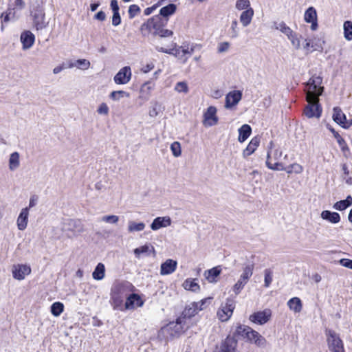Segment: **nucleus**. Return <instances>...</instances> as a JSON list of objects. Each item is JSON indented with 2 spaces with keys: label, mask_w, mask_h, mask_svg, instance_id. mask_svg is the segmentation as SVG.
<instances>
[{
  "label": "nucleus",
  "mask_w": 352,
  "mask_h": 352,
  "mask_svg": "<svg viewBox=\"0 0 352 352\" xmlns=\"http://www.w3.org/2000/svg\"><path fill=\"white\" fill-rule=\"evenodd\" d=\"M105 275V267L102 263H99L92 273V277L94 280H100L104 278Z\"/></svg>",
  "instance_id": "c9c22d12"
},
{
  "label": "nucleus",
  "mask_w": 352,
  "mask_h": 352,
  "mask_svg": "<svg viewBox=\"0 0 352 352\" xmlns=\"http://www.w3.org/2000/svg\"><path fill=\"white\" fill-rule=\"evenodd\" d=\"M221 269L219 266L214 267L210 270H206L204 272V276L209 283L217 282V278L221 274Z\"/></svg>",
  "instance_id": "c85d7f7f"
},
{
  "label": "nucleus",
  "mask_w": 352,
  "mask_h": 352,
  "mask_svg": "<svg viewBox=\"0 0 352 352\" xmlns=\"http://www.w3.org/2000/svg\"><path fill=\"white\" fill-rule=\"evenodd\" d=\"M129 93L122 90L113 91L109 94V98L114 101H119L124 97L129 98Z\"/></svg>",
  "instance_id": "c03bdc74"
},
{
  "label": "nucleus",
  "mask_w": 352,
  "mask_h": 352,
  "mask_svg": "<svg viewBox=\"0 0 352 352\" xmlns=\"http://www.w3.org/2000/svg\"><path fill=\"white\" fill-rule=\"evenodd\" d=\"M228 34L231 38H236L239 36V28L238 22L236 19L232 21L230 28L228 30Z\"/></svg>",
  "instance_id": "37998d69"
},
{
  "label": "nucleus",
  "mask_w": 352,
  "mask_h": 352,
  "mask_svg": "<svg viewBox=\"0 0 352 352\" xmlns=\"http://www.w3.org/2000/svg\"><path fill=\"white\" fill-rule=\"evenodd\" d=\"M167 22V19H163L160 15H155L141 25L140 32L143 36H148L151 34L160 37L171 36L173 34V31L164 28Z\"/></svg>",
  "instance_id": "f03ea898"
},
{
  "label": "nucleus",
  "mask_w": 352,
  "mask_h": 352,
  "mask_svg": "<svg viewBox=\"0 0 352 352\" xmlns=\"http://www.w3.org/2000/svg\"><path fill=\"white\" fill-rule=\"evenodd\" d=\"M177 10V6L173 3H170L167 6L162 7L160 10V16L163 19L168 20V17L175 13Z\"/></svg>",
  "instance_id": "bb28decb"
},
{
  "label": "nucleus",
  "mask_w": 352,
  "mask_h": 352,
  "mask_svg": "<svg viewBox=\"0 0 352 352\" xmlns=\"http://www.w3.org/2000/svg\"><path fill=\"white\" fill-rule=\"evenodd\" d=\"M134 286L129 281H116L111 289V304L113 309L123 311V301L131 292L134 290Z\"/></svg>",
  "instance_id": "7ed1b4c3"
},
{
  "label": "nucleus",
  "mask_w": 352,
  "mask_h": 352,
  "mask_svg": "<svg viewBox=\"0 0 352 352\" xmlns=\"http://www.w3.org/2000/svg\"><path fill=\"white\" fill-rule=\"evenodd\" d=\"M128 12L129 18L133 19L140 12V8L138 5L133 4L129 6Z\"/></svg>",
  "instance_id": "6e6d98bb"
},
{
  "label": "nucleus",
  "mask_w": 352,
  "mask_h": 352,
  "mask_svg": "<svg viewBox=\"0 0 352 352\" xmlns=\"http://www.w3.org/2000/svg\"><path fill=\"white\" fill-rule=\"evenodd\" d=\"M246 339L251 342H254L258 346H264L266 342L265 339L252 328H250V331H249V333Z\"/></svg>",
  "instance_id": "412c9836"
},
{
  "label": "nucleus",
  "mask_w": 352,
  "mask_h": 352,
  "mask_svg": "<svg viewBox=\"0 0 352 352\" xmlns=\"http://www.w3.org/2000/svg\"><path fill=\"white\" fill-rule=\"evenodd\" d=\"M254 270V265L250 264L247 265L243 268V272L241 275V277H244L246 279L249 280L250 277L252 276Z\"/></svg>",
  "instance_id": "3c124183"
},
{
  "label": "nucleus",
  "mask_w": 352,
  "mask_h": 352,
  "mask_svg": "<svg viewBox=\"0 0 352 352\" xmlns=\"http://www.w3.org/2000/svg\"><path fill=\"white\" fill-rule=\"evenodd\" d=\"M177 266V262L173 259H167L162 263L160 267V274L162 276L168 275L173 273Z\"/></svg>",
  "instance_id": "6ab92c4d"
},
{
  "label": "nucleus",
  "mask_w": 352,
  "mask_h": 352,
  "mask_svg": "<svg viewBox=\"0 0 352 352\" xmlns=\"http://www.w3.org/2000/svg\"><path fill=\"white\" fill-rule=\"evenodd\" d=\"M183 318H178L175 322H170L161 329V333L166 338L175 337L180 335L187 328L185 327Z\"/></svg>",
  "instance_id": "39448f33"
},
{
  "label": "nucleus",
  "mask_w": 352,
  "mask_h": 352,
  "mask_svg": "<svg viewBox=\"0 0 352 352\" xmlns=\"http://www.w3.org/2000/svg\"><path fill=\"white\" fill-rule=\"evenodd\" d=\"M235 308V301L232 298H227L217 311V316L222 322L228 321L233 314Z\"/></svg>",
  "instance_id": "0eeeda50"
},
{
  "label": "nucleus",
  "mask_w": 352,
  "mask_h": 352,
  "mask_svg": "<svg viewBox=\"0 0 352 352\" xmlns=\"http://www.w3.org/2000/svg\"><path fill=\"white\" fill-rule=\"evenodd\" d=\"M33 24L36 30H41L46 28L48 23L45 21V13L42 8H36L33 14Z\"/></svg>",
  "instance_id": "f8f14e48"
},
{
  "label": "nucleus",
  "mask_w": 352,
  "mask_h": 352,
  "mask_svg": "<svg viewBox=\"0 0 352 352\" xmlns=\"http://www.w3.org/2000/svg\"><path fill=\"white\" fill-rule=\"evenodd\" d=\"M110 6L113 12H119V6L116 0H111Z\"/></svg>",
  "instance_id": "774afa93"
},
{
  "label": "nucleus",
  "mask_w": 352,
  "mask_h": 352,
  "mask_svg": "<svg viewBox=\"0 0 352 352\" xmlns=\"http://www.w3.org/2000/svg\"><path fill=\"white\" fill-rule=\"evenodd\" d=\"M182 285L185 289L194 292H198L200 289L198 283L195 281V279L192 278H187L185 280Z\"/></svg>",
  "instance_id": "4c0bfd02"
},
{
  "label": "nucleus",
  "mask_w": 352,
  "mask_h": 352,
  "mask_svg": "<svg viewBox=\"0 0 352 352\" xmlns=\"http://www.w3.org/2000/svg\"><path fill=\"white\" fill-rule=\"evenodd\" d=\"M172 221L170 217H158L153 221L151 228L153 230H157L162 228H166L171 225Z\"/></svg>",
  "instance_id": "a211bd4d"
},
{
  "label": "nucleus",
  "mask_w": 352,
  "mask_h": 352,
  "mask_svg": "<svg viewBox=\"0 0 352 352\" xmlns=\"http://www.w3.org/2000/svg\"><path fill=\"white\" fill-rule=\"evenodd\" d=\"M154 68V64L153 63H150L146 64V65H143L141 68V72L146 74L151 71Z\"/></svg>",
  "instance_id": "338daca9"
},
{
  "label": "nucleus",
  "mask_w": 352,
  "mask_h": 352,
  "mask_svg": "<svg viewBox=\"0 0 352 352\" xmlns=\"http://www.w3.org/2000/svg\"><path fill=\"white\" fill-rule=\"evenodd\" d=\"M336 140H337V142L339 144L341 150L344 153L349 151V148L345 140L340 135H336Z\"/></svg>",
  "instance_id": "13d9d810"
},
{
  "label": "nucleus",
  "mask_w": 352,
  "mask_h": 352,
  "mask_svg": "<svg viewBox=\"0 0 352 352\" xmlns=\"http://www.w3.org/2000/svg\"><path fill=\"white\" fill-rule=\"evenodd\" d=\"M236 9L238 10H246L248 8H252L250 6V1L249 0H237L235 5Z\"/></svg>",
  "instance_id": "8fccbe9b"
},
{
  "label": "nucleus",
  "mask_w": 352,
  "mask_h": 352,
  "mask_svg": "<svg viewBox=\"0 0 352 352\" xmlns=\"http://www.w3.org/2000/svg\"><path fill=\"white\" fill-rule=\"evenodd\" d=\"M289 308L295 313H300L302 308L300 299L298 297H294L287 302Z\"/></svg>",
  "instance_id": "f704fd0d"
},
{
  "label": "nucleus",
  "mask_w": 352,
  "mask_h": 352,
  "mask_svg": "<svg viewBox=\"0 0 352 352\" xmlns=\"http://www.w3.org/2000/svg\"><path fill=\"white\" fill-rule=\"evenodd\" d=\"M304 19L307 23H311V29L316 30L318 28L317 12L314 7H309L305 12Z\"/></svg>",
  "instance_id": "f3484780"
},
{
  "label": "nucleus",
  "mask_w": 352,
  "mask_h": 352,
  "mask_svg": "<svg viewBox=\"0 0 352 352\" xmlns=\"http://www.w3.org/2000/svg\"><path fill=\"white\" fill-rule=\"evenodd\" d=\"M333 119L336 123L342 125V124L345 123L346 116L344 113H343L340 108L334 107Z\"/></svg>",
  "instance_id": "58836bf2"
},
{
  "label": "nucleus",
  "mask_w": 352,
  "mask_h": 352,
  "mask_svg": "<svg viewBox=\"0 0 352 352\" xmlns=\"http://www.w3.org/2000/svg\"><path fill=\"white\" fill-rule=\"evenodd\" d=\"M133 252L136 258H140L142 254L148 255L150 253H153L155 254V251L154 247L152 245L145 244L141 247L134 249Z\"/></svg>",
  "instance_id": "7c9ffc66"
},
{
  "label": "nucleus",
  "mask_w": 352,
  "mask_h": 352,
  "mask_svg": "<svg viewBox=\"0 0 352 352\" xmlns=\"http://www.w3.org/2000/svg\"><path fill=\"white\" fill-rule=\"evenodd\" d=\"M29 216V208H23L16 219L17 228L19 230H24L28 226Z\"/></svg>",
  "instance_id": "aec40b11"
},
{
  "label": "nucleus",
  "mask_w": 352,
  "mask_h": 352,
  "mask_svg": "<svg viewBox=\"0 0 352 352\" xmlns=\"http://www.w3.org/2000/svg\"><path fill=\"white\" fill-rule=\"evenodd\" d=\"M170 150L173 153V155L177 157L182 154L181 144L178 142H174L170 145Z\"/></svg>",
  "instance_id": "864d4df0"
},
{
  "label": "nucleus",
  "mask_w": 352,
  "mask_h": 352,
  "mask_svg": "<svg viewBox=\"0 0 352 352\" xmlns=\"http://www.w3.org/2000/svg\"><path fill=\"white\" fill-rule=\"evenodd\" d=\"M174 89L178 93L184 94H187L189 91L188 84L184 81L176 83Z\"/></svg>",
  "instance_id": "603ef678"
},
{
  "label": "nucleus",
  "mask_w": 352,
  "mask_h": 352,
  "mask_svg": "<svg viewBox=\"0 0 352 352\" xmlns=\"http://www.w3.org/2000/svg\"><path fill=\"white\" fill-rule=\"evenodd\" d=\"M344 35L347 41L352 40V23L346 21L344 23Z\"/></svg>",
  "instance_id": "49530a36"
},
{
  "label": "nucleus",
  "mask_w": 352,
  "mask_h": 352,
  "mask_svg": "<svg viewBox=\"0 0 352 352\" xmlns=\"http://www.w3.org/2000/svg\"><path fill=\"white\" fill-rule=\"evenodd\" d=\"M230 47V43L228 41L221 42L217 45V53L223 54L229 51Z\"/></svg>",
  "instance_id": "5fc2aeb1"
},
{
  "label": "nucleus",
  "mask_w": 352,
  "mask_h": 352,
  "mask_svg": "<svg viewBox=\"0 0 352 352\" xmlns=\"http://www.w3.org/2000/svg\"><path fill=\"white\" fill-rule=\"evenodd\" d=\"M166 0H160L156 4L153 5V6L146 8L144 12V14L146 16L151 14L153 12V10H155L157 7L162 6L163 3Z\"/></svg>",
  "instance_id": "052dcab7"
},
{
  "label": "nucleus",
  "mask_w": 352,
  "mask_h": 352,
  "mask_svg": "<svg viewBox=\"0 0 352 352\" xmlns=\"http://www.w3.org/2000/svg\"><path fill=\"white\" fill-rule=\"evenodd\" d=\"M109 109L107 104L104 102L101 103L97 109V112L100 115L107 116L109 114Z\"/></svg>",
  "instance_id": "bf43d9fd"
},
{
  "label": "nucleus",
  "mask_w": 352,
  "mask_h": 352,
  "mask_svg": "<svg viewBox=\"0 0 352 352\" xmlns=\"http://www.w3.org/2000/svg\"><path fill=\"white\" fill-rule=\"evenodd\" d=\"M155 83L151 80L144 83L140 88V98H144L145 100H148L151 96V91L155 88Z\"/></svg>",
  "instance_id": "5701e85b"
},
{
  "label": "nucleus",
  "mask_w": 352,
  "mask_h": 352,
  "mask_svg": "<svg viewBox=\"0 0 352 352\" xmlns=\"http://www.w3.org/2000/svg\"><path fill=\"white\" fill-rule=\"evenodd\" d=\"M272 316V311L270 309H265L263 311H257L250 316V320L252 322L264 324L268 320H270Z\"/></svg>",
  "instance_id": "ddd939ff"
},
{
  "label": "nucleus",
  "mask_w": 352,
  "mask_h": 352,
  "mask_svg": "<svg viewBox=\"0 0 352 352\" xmlns=\"http://www.w3.org/2000/svg\"><path fill=\"white\" fill-rule=\"evenodd\" d=\"M254 14V12L253 8H248V10H244L241 12L239 19L243 27H247L251 23Z\"/></svg>",
  "instance_id": "a878e982"
},
{
  "label": "nucleus",
  "mask_w": 352,
  "mask_h": 352,
  "mask_svg": "<svg viewBox=\"0 0 352 352\" xmlns=\"http://www.w3.org/2000/svg\"><path fill=\"white\" fill-rule=\"evenodd\" d=\"M145 223L143 222L137 223L133 221L128 222L127 230L129 232H135L142 231L145 228Z\"/></svg>",
  "instance_id": "a19ab883"
},
{
  "label": "nucleus",
  "mask_w": 352,
  "mask_h": 352,
  "mask_svg": "<svg viewBox=\"0 0 352 352\" xmlns=\"http://www.w3.org/2000/svg\"><path fill=\"white\" fill-rule=\"evenodd\" d=\"M260 140H261L258 136L254 137L251 140L248 146L243 152V155L244 157L250 156L256 150L257 147L259 146Z\"/></svg>",
  "instance_id": "393cba45"
},
{
  "label": "nucleus",
  "mask_w": 352,
  "mask_h": 352,
  "mask_svg": "<svg viewBox=\"0 0 352 352\" xmlns=\"http://www.w3.org/2000/svg\"><path fill=\"white\" fill-rule=\"evenodd\" d=\"M67 224L68 226L67 230L72 232L73 236H76L83 232L81 223L78 220L69 219Z\"/></svg>",
  "instance_id": "cd10ccee"
},
{
  "label": "nucleus",
  "mask_w": 352,
  "mask_h": 352,
  "mask_svg": "<svg viewBox=\"0 0 352 352\" xmlns=\"http://www.w3.org/2000/svg\"><path fill=\"white\" fill-rule=\"evenodd\" d=\"M156 50L160 52L174 55L179 59L182 60L183 63H186L188 60V57L186 56V55L188 54L189 56H190L194 51L193 48H191L190 50H189L188 48L184 49L182 47L167 50L162 47H156Z\"/></svg>",
  "instance_id": "6e6552de"
},
{
  "label": "nucleus",
  "mask_w": 352,
  "mask_h": 352,
  "mask_svg": "<svg viewBox=\"0 0 352 352\" xmlns=\"http://www.w3.org/2000/svg\"><path fill=\"white\" fill-rule=\"evenodd\" d=\"M132 72L129 66H125L121 68L113 78V80L117 85H126L131 79Z\"/></svg>",
  "instance_id": "9b49d317"
},
{
  "label": "nucleus",
  "mask_w": 352,
  "mask_h": 352,
  "mask_svg": "<svg viewBox=\"0 0 352 352\" xmlns=\"http://www.w3.org/2000/svg\"><path fill=\"white\" fill-rule=\"evenodd\" d=\"M327 342L329 350L332 352H345L342 340L336 331H326Z\"/></svg>",
  "instance_id": "423d86ee"
},
{
  "label": "nucleus",
  "mask_w": 352,
  "mask_h": 352,
  "mask_svg": "<svg viewBox=\"0 0 352 352\" xmlns=\"http://www.w3.org/2000/svg\"><path fill=\"white\" fill-rule=\"evenodd\" d=\"M352 205V197L349 195L344 200L337 201L334 204L333 208L337 210H344Z\"/></svg>",
  "instance_id": "e433bc0d"
},
{
  "label": "nucleus",
  "mask_w": 352,
  "mask_h": 352,
  "mask_svg": "<svg viewBox=\"0 0 352 352\" xmlns=\"http://www.w3.org/2000/svg\"><path fill=\"white\" fill-rule=\"evenodd\" d=\"M63 309L64 305L60 302H56L51 306V312L56 317L59 316L63 311Z\"/></svg>",
  "instance_id": "a18cd8bd"
},
{
  "label": "nucleus",
  "mask_w": 352,
  "mask_h": 352,
  "mask_svg": "<svg viewBox=\"0 0 352 352\" xmlns=\"http://www.w3.org/2000/svg\"><path fill=\"white\" fill-rule=\"evenodd\" d=\"M20 166V155L18 152H13L10 154L8 160L9 170L14 171Z\"/></svg>",
  "instance_id": "c756f323"
},
{
  "label": "nucleus",
  "mask_w": 352,
  "mask_h": 352,
  "mask_svg": "<svg viewBox=\"0 0 352 352\" xmlns=\"http://www.w3.org/2000/svg\"><path fill=\"white\" fill-rule=\"evenodd\" d=\"M236 341L230 337H227L221 344L219 352H235Z\"/></svg>",
  "instance_id": "b1692460"
},
{
  "label": "nucleus",
  "mask_w": 352,
  "mask_h": 352,
  "mask_svg": "<svg viewBox=\"0 0 352 352\" xmlns=\"http://www.w3.org/2000/svg\"><path fill=\"white\" fill-rule=\"evenodd\" d=\"M252 133V129L250 125L248 124H243L239 129V137L238 140L240 142H245L248 137Z\"/></svg>",
  "instance_id": "473e14b6"
},
{
  "label": "nucleus",
  "mask_w": 352,
  "mask_h": 352,
  "mask_svg": "<svg viewBox=\"0 0 352 352\" xmlns=\"http://www.w3.org/2000/svg\"><path fill=\"white\" fill-rule=\"evenodd\" d=\"M274 26L276 30H279L286 36H287L292 31V30L289 26H287L284 22H276L274 23Z\"/></svg>",
  "instance_id": "de8ad7c7"
},
{
  "label": "nucleus",
  "mask_w": 352,
  "mask_h": 352,
  "mask_svg": "<svg viewBox=\"0 0 352 352\" xmlns=\"http://www.w3.org/2000/svg\"><path fill=\"white\" fill-rule=\"evenodd\" d=\"M217 109L213 106H210L204 114V125L206 126H212L217 124Z\"/></svg>",
  "instance_id": "4468645a"
},
{
  "label": "nucleus",
  "mask_w": 352,
  "mask_h": 352,
  "mask_svg": "<svg viewBox=\"0 0 352 352\" xmlns=\"http://www.w3.org/2000/svg\"><path fill=\"white\" fill-rule=\"evenodd\" d=\"M32 272L31 267L27 264H15L12 266V273L14 279L22 280Z\"/></svg>",
  "instance_id": "9d476101"
},
{
  "label": "nucleus",
  "mask_w": 352,
  "mask_h": 352,
  "mask_svg": "<svg viewBox=\"0 0 352 352\" xmlns=\"http://www.w3.org/2000/svg\"><path fill=\"white\" fill-rule=\"evenodd\" d=\"M90 62L89 60L82 58V59H78L75 62H71L69 63L67 67L68 68H73V67H77L80 69L86 70L89 69L90 67Z\"/></svg>",
  "instance_id": "72a5a7b5"
},
{
  "label": "nucleus",
  "mask_w": 352,
  "mask_h": 352,
  "mask_svg": "<svg viewBox=\"0 0 352 352\" xmlns=\"http://www.w3.org/2000/svg\"><path fill=\"white\" fill-rule=\"evenodd\" d=\"M291 168L294 173L299 174L301 173L303 170V168L301 165L298 164H293L291 165Z\"/></svg>",
  "instance_id": "69168bd1"
},
{
  "label": "nucleus",
  "mask_w": 352,
  "mask_h": 352,
  "mask_svg": "<svg viewBox=\"0 0 352 352\" xmlns=\"http://www.w3.org/2000/svg\"><path fill=\"white\" fill-rule=\"evenodd\" d=\"M143 304L144 302L138 294H132L127 296L123 307H124V309H134L136 307H142Z\"/></svg>",
  "instance_id": "2eb2a0df"
},
{
  "label": "nucleus",
  "mask_w": 352,
  "mask_h": 352,
  "mask_svg": "<svg viewBox=\"0 0 352 352\" xmlns=\"http://www.w3.org/2000/svg\"><path fill=\"white\" fill-rule=\"evenodd\" d=\"M244 287L245 285H243L241 282L237 280V282L234 285L232 290L235 295H238Z\"/></svg>",
  "instance_id": "0e129e2a"
},
{
  "label": "nucleus",
  "mask_w": 352,
  "mask_h": 352,
  "mask_svg": "<svg viewBox=\"0 0 352 352\" xmlns=\"http://www.w3.org/2000/svg\"><path fill=\"white\" fill-rule=\"evenodd\" d=\"M242 98V92L241 91H232L229 92L226 96L225 107L230 109L236 105Z\"/></svg>",
  "instance_id": "dca6fc26"
},
{
  "label": "nucleus",
  "mask_w": 352,
  "mask_h": 352,
  "mask_svg": "<svg viewBox=\"0 0 352 352\" xmlns=\"http://www.w3.org/2000/svg\"><path fill=\"white\" fill-rule=\"evenodd\" d=\"M100 221L104 223L116 225L119 221V217L114 214L104 215L100 218Z\"/></svg>",
  "instance_id": "09e8293b"
},
{
  "label": "nucleus",
  "mask_w": 352,
  "mask_h": 352,
  "mask_svg": "<svg viewBox=\"0 0 352 352\" xmlns=\"http://www.w3.org/2000/svg\"><path fill=\"white\" fill-rule=\"evenodd\" d=\"M321 218L332 223H337L340 221V214L336 212L324 210L321 212Z\"/></svg>",
  "instance_id": "2f4dec72"
},
{
  "label": "nucleus",
  "mask_w": 352,
  "mask_h": 352,
  "mask_svg": "<svg viewBox=\"0 0 352 352\" xmlns=\"http://www.w3.org/2000/svg\"><path fill=\"white\" fill-rule=\"evenodd\" d=\"M34 35L30 31H25L21 35V41L23 44V49H30L34 44Z\"/></svg>",
  "instance_id": "4be33fe9"
},
{
  "label": "nucleus",
  "mask_w": 352,
  "mask_h": 352,
  "mask_svg": "<svg viewBox=\"0 0 352 352\" xmlns=\"http://www.w3.org/2000/svg\"><path fill=\"white\" fill-rule=\"evenodd\" d=\"M121 23V17L119 12H113L112 16V25L113 26H118Z\"/></svg>",
  "instance_id": "680f3d73"
},
{
  "label": "nucleus",
  "mask_w": 352,
  "mask_h": 352,
  "mask_svg": "<svg viewBox=\"0 0 352 352\" xmlns=\"http://www.w3.org/2000/svg\"><path fill=\"white\" fill-rule=\"evenodd\" d=\"M283 155L282 151L279 148H274V143L272 141L270 142L267 155L266 165L272 170H283L285 169V166L279 162Z\"/></svg>",
  "instance_id": "20e7f679"
},
{
  "label": "nucleus",
  "mask_w": 352,
  "mask_h": 352,
  "mask_svg": "<svg viewBox=\"0 0 352 352\" xmlns=\"http://www.w3.org/2000/svg\"><path fill=\"white\" fill-rule=\"evenodd\" d=\"M250 331V327L245 325L239 324L236 327L235 332L234 333V336L246 338Z\"/></svg>",
  "instance_id": "79ce46f5"
},
{
  "label": "nucleus",
  "mask_w": 352,
  "mask_h": 352,
  "mask_svg": "<svg viewBox=\"0 0 352 352\" xmlns=\"http://www.w3.org/2000/svg\"><path fill=\"white\" fill-rule=\"evenodd\" d=\"M210 298H206L199 302H193L188 307H186L182 313V316L180 318H184V321L186 322V318H190L197 314L198 311L202 310L203 305L205 302L210 300Z\"/></svg>",
  "instance_id": "1a4fd4ad"
},
{
  "label": "nucleus",
  "mask_w": 352,
  "mask_h": 352,
  "mask_svg": "<svg viewBox=\"0 0 352 352\" xmlns=\"http://www.w3.org/2000/svg\"><path fill=\"white\" fill-rule=\"evenodd\" d=\"M288 39L290 41L292 46L296 49L299 50L300 48V37L301 36L294 32L293 30L287 36Z\"/></svg>",
  "instance_id": "ea45409f"
},
{
  "label": "nucleus",
  "mask_w": 352,
  "mask_h": 352,
  "mask_svg": "<svg viewBox=\"0 0 352 352\" xmlns=\"http://www.w3.org/2000/svg\"><path fill=\"white\" fill-rule=\"evenodd\" d=\"M321 82L320 77H313L307 84L306 99L308 104L305 107L304 113L309 118H319L321 116L322 108L319 104V96L323 91V87L320 86Z\"/></svg>",
  "instance_id": "f257e3e1"
},
{
  "label": "nucleus",
  "mask_w": 352,
  "mask_h": 352,
  "mask_svg": "<svg viewBox=\"0 0 352 352\" xmlns=\"http://www.w3.org/2000/svg\"><path fill=\"white\" fill-rule=\"evenodd\" d=\"M339 263L346 268L352 270V260L349 258H342L339 261Z\"/></svg>",
  "instance_id": "e2e57ef3"
},
{
  "label": "nucleus",
  "mask_w": 352,
  "mask_h": 352,
  "mask_svg": "<svg viewBox=\"0 0 352 352\" xmlns=\"http://www.w3.org/2000/svg\"><path fill=\"white\" fill-rule=\"evenodd\" d=\"M265 273V287H268L272 282V272L270 269H266Z\"/></svg>",
  "instance_id": "4d7b16f0"
}]
</instances>
